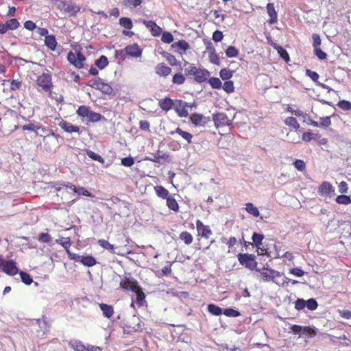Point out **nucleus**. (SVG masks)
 Masks as SVG:
<instances>
[{"label": "nucleus", "instance_id": "nucleus-17", "mask_svg": "<svg viewBox=\"0 0 351 351\" xmlns=\"http://www.w3.org/2000/svg\"><path fill=\"white\" fill-rule=\"evenodd\" d=\"M207 49L209 52V59L210 62L213 64L219 65L220 64V60L218 57L217 54L215 52V48L212 46V43H209L208 45L207 46Z\"/></svg>", "mask_w": 351, "mask_h": 351}, {"label": "nucleus", "instance_id": "nucleus-63", "mask_svg": "<svg viewBox=\"0 0 351 351\" xmlns=\"http://www.w3.org/2000/svg\"><path fill=\"white\" fill-rule=\"evenodd\" d=\"M66 254H67V255H68V257H69L71 260H73V261H75V262H79V263H80V261H81V258H82V256H80V255H79V254H77L73 253V252H71L69 250H67Z\"/></svg>", "mask_w": 351, "mask_h": 351}, {"label": "nucleus", "instance_id": "nucleus-39", "mask_svg": "<svg viewBox=\"0 0 351 351\" xmlns=\"http://www.w3.org/2000/svg\"><path fill=\"white\" fill-rule=\"evenodd\" d=\"M85 59L86 58L80 52H78L77 56H76V60L73 65L78 69L82 68L84 66V61Z\"/></svg>", "mask_w": 351, "mask_h": 351}, {"label": "nucleus", "instance_id": "nucleus-2", "mask_svg": "<svg viewBox=\"0 0 351 351\" xmlns=\"http://www.w3.org/2000/svg\"><path fill=\"white\" fill-rule=\"evenodd\" d=\"M56 191L60 194L63 195L65 191L70 190L75 192L78 195H82L84 196H90V193L84 187L77 188L75 185L68 182L67 184H63L61 186L56 188Z\"/></svg>", "mask_w": 351, "mask_h": 351}, {"label": "nucleus", "instance_id": "nucleus-45", "mask_svg": "<svg viewBox=\"0 0 351 351\" xmlns=\"http://www.w3.org/2000/svg\"><path fill=\"white\" fill-rule=\"evenodd\" d=\"M232 71L227 69H223L220 71L219 75L223 80H228L232 77Z\"/></svg>", "mask_w": 351, "mask_h": 351}, {"label": "nucleus", "instance_id": "nucleus-61", "mask_svg": "<svg viewBox=\"0 0 351 351\" xmlns=\"http://www.w3.org/2000/svg\"><path fill=\"white\" fill-rule=\"evenodd\" d=\"M314 52L316 56L320 60H324L327 57V54L323 51L319 47L315 48Z\"/></svg>", "mask_w": 351, "mask_h": 351}, {"label": "nucleus", "instance_id": "nucleus-1", "mask_svg": "<svg viewBox=\"0 0 351 351\" xmlns=\"http://www.w3.org/2000/svg\"><path fill=\"white\" fill-rule=\"evenodd\" d=\"M256 271L258 273L256 277L261 281H272L276 284H279L278 281L275 280V278L281 276L280 272L265 267L263 268H256Z\"/></svg>", "mask_w": 351, "mask_h": 351}, {"label": "nucleus", "instance_id": "nucleus-7", "mask_svg": "<svg viewBox=\"0 0 351 351\" xmlns=\"http://www.w3.org/2000/svg\"><path fill=\"white\" fill-rule=\"evenodd\" d=\"M213 121L217 128L230 126L232 124V119L228 117L226 114L219 112L213 116Z\"/></svg>", "mask_w": 351, "mask_h": 351}, {"label": "nucleus", "instance_id": "nucleus-23", "mask_svg": "<svg viewBox=\"0 0 351 351\" xmlns=\"http://www.w3.org/2000/svg\"><path fill=\"white\" fill-rule=\"evenodd\" d=\"M69 345L75 351H86L87 347L78 340H71L69 341Z\"/></svg>", "mask_w": 351, "mask_h": 351}, {"label": "nucleus", "instance_id": "nucleus-28", "mask_svg": "<svg viewBox=\"0 0 351 351\" xmlns=\"http://www.w3.org/2000/svg\"><path fill=\"white\" fill-rule=\"evenodd\" d=\"M290 328L295 335H308L311 336L308 329L306 327H302L298 325H293L291 326Z\"/></svg>", "mask_w": 351, "mask_h": 351}, {"label": "nucleus", "instance_id": "nucleus-62", "mask_svg": "<svg viewBox=\"0 0 351 351\" xmlns=\"http://www.w3.org/2000/svg\"><path fill=\"white\" fill-rule=\"evenodd\" d=\"M134 160L132 157H125L121 159V165L125 167H132Z\"/></svg>", "mask_w": 351, "mask_h": 351}, {"label": "nucleus", "instance_id": "nucleus-46", "mask_svg": "<svg viewBox=\"0 0 351 351\" xmlns=\"http://www.w3.org/2000/svg\"><path fill=\"white\" fill-rule=\"evenodd\" d=\"M21 280L27 285H29L33 282L32 278L26 272L21 271L20 273Z\"/></svg>", "mask_w": 351, "mask_h": 351}, {"label": "nucleus", "instance_id": "nucleus-37", "mask_svg": "<svg viewBox=\"0 0 351 351\" xmlns=\"http://www.w3.org/2000/svg\"><path fill=\"white\" fill-rule=\"evenodd\" d=\"M95 64L99 69H103L108 64V58L105 56H101L95 61Z\"/></svg>", "mask_w": 351, "mask_h": 351}, {"label": "nucleus", "instance_id": "nucleus-11", "mask_svg": "<svg viewBox=\"0 0 351 351\" xmlns=\"http://www.w3.org/2000/svg\"><path fill=\"white\" fill-rule=\"evenodd\" d=\"M125 53L132 57H139L141 56L142 50L137 44L128 45L124 49Z\"/></svg>", "mask_w": 351, "mask_h": 351}, {"label": "nucleus", "instance_id": "nucleus-22", "mask_svg": "<svg viewBox=\"0 0 351 351\" xmlns=\"http://www.w3.org/2000/svg\"><path fill=\"white\" fill-rule=\"evenodd\" d=\"M99 308L101 310L103 315L104 317L107 318H110L114 313L113 307L110 305H108L106 304H99Z\"/></svg>", "mask_w": 351, "mask_h": 351}, {"label": "nucleus", "instance_id": "nucleus-55", "mask_svg": "<svg viewBox=\"0 0 351 351\" xmlns=\"http://www.w3.org/2000/svg\"><path fill=\"white\" fill-rule=\"evenodd\" d=\"M223 314L228 317H236L241 315L240 312L233 308H226L223 311Z\"/></svg>", "mask_w": 351, "mask_h": 351}, {"label": "nucleus", "instance_id": "nucleus-41", "mask_svg": "<svg viewBox=\"0 0 351 351\" xmlns=\"http://www.w3.org/2000/svg\"><path fill=\"white\" fill-rule=\"evenodd\" d=\"M98 90L106 95H110L113 92L112 88L108 84L104 83L103 81L101 82Z\"/></svg>", "mask_w": 351, "mask_h": 351}, {"label": "nucleus", "instance_id": "nucleus-40", "mask_svg": "<svg viewBox=\"0 0 351 351\" xmlns=\"http://www.w3.org/2000/svg\"><path fill=\"white\" fill-rule=\"evenodd\" d=\"M119 24L122 27H123L128 29H131L133 27L132 22L131 19L129 18H125V17L121 18L119 19Z\"/></svg>", "mask_w": 351, "mask_h": 351}, {"label": "nucleus", "instance_id": "nucleus-14", "mask_svg": "<svg viewBox=\"0 0 351 351\" xmlns=\"http://www.w3.org/2000/svg\"><path fill=\"white\" fill-rule=\"evenodd\" d=\"M175 134H179L188 144L192 143L193 135L191 133L184 131L178 127L174 131L170 132L171 135H174Z\"/></svg>", "mask_w": 351, "mask_h": 351}, {"label": "nucleus", "instance_id": "nucleus-38", "mask_svg": "<svg viewBox=\"0 0 351 351\" xmlns=\"http://www.w3.org/2000/svg\"><path fill=\"white\" fill-rule=\"evenodd\" d=\"M180 239L182 240L186 245L191 244L193 239L192 235L186 231L182 232L180 234Z\"/></svg>", "mask_w": 351, "mask_h": 351}, {"label": "nucleus", "instance_id": "nucleus-29", "mask_svg": "<svg viewBox=\"0 0 351 351\" xmlns=\"http://www.w3.org/2000/svg\"><path fill=\"white\" fill-rule=\"evenodd\" d=\"M156 195L163 199H167L170 195L167 189L162 186H156L154 187Z\"/></svg>", "mask_w": 351, "mask_h": 351}, {"label": "nucleus", "instance_id": "nucleus-35", "mask_svg": "<svg viewBox=\"0 0 351 351\" xmlns=\"http://www.w3.org/2000/svg\"><path fill=\"white\" fill-rule=\"evenodd\" d=\"M56 243L61 245L65 249L66 252L69 250V247L71 245L70 239L69 237L56 239Z\"/></svg>", "mask_w": 351, "mask_h": 351}, {"label": "nucleus", "instance_id": "nucleus-13", "mask_svg": "<svg viewBox=\"0 0 351 351\" xmlns=\"http://www.w3.org/2000/svg\"><path fill=\"white\" fill-rule=\"evenodd\" d=\"M196 226L198 232L201 234L203 237L208 239L212 234V231L209 226L204 225L199 220L197 221Z\"/></svg>", "mask_w": 351, "mask_h": 351}, {"label": "nucleus", "instance_id": "nucleus-50", "mask_svg": "<svg viewBox=\"0 0 351 351\" xmlns=\"http://www.w3.org/2000/svg\"><path fill=\"white\" fill-rule=\"evenodd\" d=\"M90 110H89L88 108L85 106H81L79 107V108L77 110V113L79 116L82 117H88L89 112Z\"/></svg>", "mask_w": 351, "mask_h": 351}, {"label": "nucleus", "instance_id": "nucleus-51", "mask_svg": "<svg viewBox=\"0 0 351 351\" xmlns=\"http://www.w3.org/2000/svg\"><path fill=\"white\" fill-rule=\"evenodd\" d=\"M102 116L101 114L90 111L88 114V120L91 122H97L101 120Z\"/></svg>", "mask_w": 351, "mask_h": 351}, {"label": "nucleus", "instance_id": "nucleus-9", "mask_svg": "<svg viewBox=\"0 0 351 351\" xmlns=\"http://www.w3.org/2000/svg\"><path fill=\"white\" fill-rule=\"evenodd\" d=\"M188 102L182 100H176L175 101L173 108L180 117H187L189 116L188 110H186Z\"/></svg>", "mask_w": 351, "mask_h": 351}, {"label": "nucleus", "instance_id": "nucleus-42", "mask_svg": "<svg viewBox=\"0 0 351 351\" xmlns=\"http://www.w3.org/2000/svg\"><path fill=\"white\" fill-rule=\"evenodd\" d=\"M336 202L339 204L347 205L351 203V198L350 196L340 195L337 197Z\"/></svg>", "mask_w": 351, "mask_h": 351}, {"label": "nucleus", "instance_id": "nucleus-5", "mask_svg": "<svg viewBox=\"0 0 351 351\" xmlns=\"http://www.w3.org/2000/svg\"><path fill=\"white\" fill-rule=\"evenodd\" d=\"M120 287L124 290H131L137 293V298L140 300L141 298H145L143 293H138L137 291L138 285L136 280L130 278H125L120 282Z\"/></svg>", "mask_w": 351, "mask_h": 351}, {"label": "nucleus", "instance_id": "nucleus-24", "mask_svg": "<svg viewBox=\"0 0 351 351\" xmlns=\"http://www.w3.org/2000/svg\"><path fill=\"white\" fill-rule=\"evenodd\" d=\"M45 45L52 51H54L56 48L57 41L53 35L46 36L45 39Z\"/></svg>", "mask_w": 351, "mask_h": 351}, {"label": "nucleus", "instance_id": "nucleus-25", "mask_svg": "<svg viewBox=\"0 0 351 351\" xmlns=\"http://www.w3.org/2000/svg\"><path fill=\"white\" fill-rule=\"evenodd\" d=\"M5 29H6V32L8 30H14L17 29L19 26V22L16 19H11L8 20L5 23H3Z\"/></svg>", "mask_w": 351, "mask_h": 351}, {"label": "nucleus", "instance_id": "nucleus-59", "mask_svg": "<svg viewBox=\"0 0 351 351\" xmlns=\"http://www.w3.org/2000/svg\"><path fill=\"white\" fill-rule=\"evenodd\" d=\"M305 307H306V300H304V299L299 298L295 302V308L297 310L301 311V310L304 309Z\"/></svg>", "mask_w": 351, "mask_h": 351}, {"label": "nucleus", "instance_id": "nucleus-12", "mask_svg": "<svg viewBox=\"0 0 351 351\" xmlns=\"http://www.w3.org/2000/svg\"><path fill=\"white\" fill-rule=\"evenodd\" d=\"M209 76L210 73L206 69H197L194 74V79L197 82L202 83L205 82Z\"/></svg>", "mask_w": 351, "mask_h": 351}, {"label": "nucleus", "instance_id": "nucleus-43", "mask_svg": "<svg viewBox=\"0 0 351 351\" xmlns=\"http://www.w3.org/2000/svg\"><path fill=\"white\" fill-rule=\"evenodd\" d=\"M86 154L90 158H91L94 160L98 161L102 164L104 162V160L101 156H99V154L95 153L94 152H93L91 150H87Z\"/></svg>", "mask_w": 351, "mask_h": 351}, {"label": "nucleus", "instance_id": "nucleus-19", "mask_svg": "<svg viewBox=\"0 0 351 351\" xmlns=\"http://www.w3.org/2000/svg\"><path fill=\"white\" fill-rule=\"evenodd\" d=\"M267 9L268 15L270 16L268 23L270 24L276 23L277 22V12H276L274 4L271 3H268Z\"/></svg>", "mask_w": 351, "mask_h": 351}, {"label": "nucleus", "instance_id": "nucleus-21", "mask_svg": "<svg viewBox=\"0 0 351 351\" xmlns=\"http://www.w3.org/2000/svg\"><path fill=\"white\" fill-rule=\"evenodd\" d=\"M334 191V187L328 182H323L318 190L320 195L328 194Z\"/></svg>", "mask_w": 351, "mask_h": 351}, {"label": "nucleus", "instance_id": "nucleus-60", "mask_svg": "<svg viewBox=\"0 0 351 351\" xmlns=\"http://www.w3.org/2000/svg\"><path fill=\"white\" fill-rule=\"evenodd\" d=\"M167 62L171 64V66H175L177 64V60L176 57L169 53H166L164 56Z\"/></svg>", "mask_w": 351, "mask_h": 351}, {"label": "nucleus", "instance_id": "nucleus-47", "mask_svg": "<svg viewBox=\"0 0 351 351\" xmlns=\"http://www.w3.org/2000/svg\"><path fill=\"white\" fill-rule=\"evenodd\" d=\"M239 54V51L233 46H229L226 50V55L228 58L237 57Z\"/></svg>", "mask_w": 351, "mask_h": 351}, {"label": "nucleus", "instance_id": "nucleus-48", "mask_svg": "<svg viewBox=\"0 0 351 351\" xmlns=\"http://www.w3.org/2000/svg\"><path fill=\"white\" fill-rule=\"evenodd\" d=\"M101 82H102V80L99 77H97V78L90 80L88 81V82L87 83V85L93 88L98 90L99 88Z\"/></svg>", "mask_w": 351, "mask_h": 351}, {"label": "nucleus", "instance_id": "nucleus-32", "mask_svg": "<svg viewBox=\"0 0 351 351\" xmlns=\"http://www.w3.org/2000/svg\"><path fill=\"white\" fill-rule=\"evenodd\" d=\"M208 311L213 315H220L223 313L222 308L213 304L208 305Z\"/></svg>", "mask_w": 351, "mask_h": 351}, {"label": "nucleus", "instance_id": "nucleus-56", "mask_svg": "<svg viewBox=\"0 0 351 351\" xmlns=\"http://www.w3.org/2000/svg\"><path fill=\"white\" fill-rule=\"evenodd\" d=\"M222 87L223 89L228 93H232L234 90V84L232 81H226Z\"/></svg>", "mask_w": 351, "mask_h": 351}, {"label": "nucleus", "instance_id": "nucleus-57", "mask_svg": "<svg viewBox=\"0 0 351 351\" xmlns=\"http://www.w3.org/2000/svg\"><path fill=\"white\" fill-rule=\"evenodd\" d=\"M98 243L101 247L108 250L112 251L114 249V245L110 244L108 241L100 239L98 241Z\"/></svg>", "mask_w": 351, "mask_h": 351}, {"label": "nucleus", "instance_id": "nucleus-53", "mask_svg": "<svg viewBox=\"0 0 351 351\" xmlns=\"http://www.w3.org/2000/svg\"><path fill=\"white\" fill-rule=\"evenodd\" d=\"M161 40L165 43H171L173 40V36L170 32H165L162 35Z\"/></svg>", "mask_w": 351, "mask_h": 351}, {"label": "nucleus", "instance_id": "nucleus-27", "mask_svg": "<svg viewBox=\"0 0 351 351\" xmlns=\"http://www.w3.org/2000/svg\"><path fill=\"white\" fill-rule=\"evenodd\" d=\"M171 47L176 49V50H181L182 51H185L188 49H189V45L187 42L184 40H179L178 42L173 43L171 45Z\"/></svg>", "mask_w": 351, "mask_h": 351}, {"label": "nucleus", "instance_id": "nucleus-16", "mask_svg": "<svg viewBox=\"0 0 351 351\" xmlns=\"http://www.w3.org/2000/svg\"><path fill=\"white\" fill-rule=\"evenodd\" d=\"M33 326H38L40 328L41 331L39 332L38 330V337H43L45 335V332L47 330V324L45 322V319H36L34 322H33Z\"/></svg>", "mask_w": 351, "mask_h": 351}, {"label": "nucleus", "instance_id": "nucleus-52", "mask_svg": "<svg viewBox=\"0 0 351 351\" xmlns=\"http://www.w3.org/2000/svg\"><path fill=\"white\" fill-rule=\"evenodd\" d=\"M337 106L343 110H351V103L346 100H341L338 102Z\"/></svg>", "mask_w": 351, "mask_h": 351}, {"label": "nucleus", "instance_id": "nucleus-44", "mask_svg": "<svg viewBox=\"0 0 351 351\" xmlns=\"http://www.w3.org/2000/svg\"><path fill=\"white\" fill-rule=\"evenodd\" d=\"M209 84L213 88L219 89L221 87V82L217 77H210L208 80Z\"/></svg>", "mask_w": 351, "mask_h": 351}, {"label": "nucleus", "instance_id": "nucleus-64", "mask_svg": "<svg viewBox=\"0 0 351 351\" xmlns=\"http://www.w3.org/2000/svg\"><path fill=\"white\" fill-rule=\"evenodd\" d=\"M306 73L313 81L318 82L317 80L319 79V75L317 73L307 69Z\"/></svg>", "mask_w": 351, "mask_h": 351}, {"label": "nucleus", "instance_id": "nucleus-36", "mask_svg": "<svg viewBox=\"0 0 351 351\" xmlns=\"http://www.w3.org/2000/svg\"><path fill=\"white\" fill-rule=\"evenodd\" d=\"M264 239V236L262 234L254 232L252 235V239L256 247H260L262 244V241Z\"/></svg>", "mask_w": 351, "mask_h": 351}, {"label": "nucleus", "instance_id": "nucleus-15", "mask_svg": "<svg viewBox=\"0 0 351 351\" xmlns=\"http://www.w3.org/2000/svg\"><path fill=\"white\" fill-rule=\"evenodd\" d=\"M156 73L160 76L167 77L171 73V69L163 63L158 64L155 67Z\"/></svg>", "mask_w": 351, "mask_h": 351}, {"label": "nucleus", "instance_id": "nucleus-58", "mask_svg": "<svg viewBox=\"0 0 351 351\" xmlns=\"http://www.w3.org/2000/svg\"><path fill=\"white\" fill-rule=\"evenodd\" d=\"M38 240L42 243H49L51 240V237L48 233L42 232L39 234Z\"/></svg>", "mask_w": 351, "mask_h": 351}, {"label": "nucleus", "instance_id": "nucleus-54", "mask_svg": "<svg viewBox=\"0 0 351 351\" xmlns=\"http://www.w3.org/2000/svg\"><path fill=\"white\" fill-rule=\"evenodd\" d=\"M185 81V77L182 74L177 73L173 77L172 82L173 84L178 85L182 84Z\"/></svg>", "mask_w": 351, "mask_h": 351}, {"label": "nucleus", "instance_id": "nucleus-30", "mask_svg": "<svg viewBox=\"0 0 351 351\" xmlns=\"http://www.w3.org/2000/svg\"><path fill=\"white\" fill-rule=\"evenodd\" d=\"M167 206L168 208L173 211H178L179 209V206L177 202V201L175 199V198L169 195L167 199Z\"/></svg>", "mask_w": 351, "mask_h": 351}, {"label": "nucleus", "instance_id": "nucleus-31", "mask_svg": "<svg viewBox=\"0 0 351 351\" xmlns=\"http://www.w3.org/2000/svg\"><path fill=\"white\" fill-rule=\"evenodd\" d=\"M285 123L289 127H291L295 130H298L300 128V124L298 123V121L293 117H287L285 120Z\"/></svg>", "mask_w": 351, "mask_h": 351}, {"label": "nucleus", "instance_id": "nucleus-49", "mask_svg": "<svg viewBox=\"0 0 351 351\" xmlns=\"http://www.w3.org/2000/svg\"><path fill=\"white\" fill-rule=\"evenodd\" d=\"M318 306V304L317 301L311 298L306 301V307L310 311H314L315 310Z\"/></svg>", "mask_w": 351, "mask_h": 351}, {"label": "nucleus", "instance_id": "nucleus-10", "mask_svg": "<svg viewBox=\"0 0 351 351\" xmlns=\"http://www.w3.org/2000/svg\"><path fill=\"white\" fill-rule=\"evenodd\" d=\"M190 119L195 126H204L210 121L209 117H206L198 113L192 114L190 117Z\"/></svg>", "mask_w": 351, "mask_h": 351}, {"label": "nucleus", "instance_id": "nucleus-4", "mask_svg": "<svg viewBox=\"0 0 351 351\" xmlns=\"http://www.w3.org/2000/svg\"><path fill=\"white\" fill-rule=\"evenodd\" d=\"M0 269L10 276H14L19 272L16 263L12 260H4L0 257Z\"/></svg>", "mask_w": 351, "mask_h": 351}, {"label": "nucleus", "instance_id": "nucleus-6", "mask_svg": "<svg viewBox=\"0 0 351 351\" xmlns=\"http://www.w3.org/2000/svg\"><path fill=\"white\" fill-rule=\"evenodd\" d=\"M37 84L43 90L48 92L52 87L51 76L49 73H43L38 76L36 80Z\"/></svg>", "mask_w": 351, "mask_h": 351}, {"label": "nucleus", "instance_id": "nucleus-26", "mask_svg": "<svg viewBox=\"0 0 351 351\" xmlns=\"http://www.w3.org/2000/svg\"><path fill=\"white\" fill-rule=\"evenodd\" d=\"M80 263L86 267H93L97 264V261L92 256H82Z\"/></svg>", "mask_w": 351, "mask_h": 351}, {"label": "nucleus", "instance_id": "nucleus-34", "mask_svg": "<svg viewBox=\"0 0 351 351\" xmlns=\"http://www.w3.org/2000/svg\"><path fill=\"white\" fill-rule=\"evenodd\" d=\"M184 71L187 75H194L197 68L193 64L186 62L184 64Z\"/></svg>", "mask_w": 351, "mask_h": 351}, {"label": "nucleus", "instance_id": "nucleus-20", "mask_svg": "<svg viewBox=\"0 0 351 351\" xmlns=\"http://www.w3.org/2000/svg\"><path fill=\"white\" fill-rule=\"evenodd\" d=\"M174 104L175 102H173V101L169 97H165V99L159 101V106L160 108L165 111H169L171 110L173 107Z\"/></svg>", "mask_w": 351, "mask_h": 351}, {"label": "nucleus", "instance_id": "nucleus-3", "mask_svg": "<svg viewBox=\"0 0 351 351\" xmlns=\"http://www.w3.org/2000/svg\"><path fill=\"white\" fill-rule=\"evenodd\" d=\"M238 260L241 265L245 267L253 270L257 268V262L255 261V256L250 254H239Z\"/></svg>", "mask_w": 351, "mask_h": 351}, {"label": "nucleus", "instance_id": "nucleus-33", "mask_svg": "<svg viewBox=\"0 0 351 351\" xmlns=\"http://www.w3.org/2000/svg\"><path fill=\"white\" fill-rule=\"evenodd\" d=\"M245 210L248 213L253 215L254 217H258L260 215L258 208L252 203H247L245 204Z\"/></svg>", "mask_w": 351, "mask_h": 351}, {"label": "nucleus", "instance_id": "nucleus-8", "mask_svg": "<svg viewBox=\"0 0 351 351\" xmlns=\"http://www.w3.org/2000/svg\"><path fill=\"white\" fill-rule=\"evenodd\" d=\"M59 8L62 11L69 14V16H74L80 10V6L76 5L71 1L61 2Z\"/></svg>", "mask_w": 351, "mask_h": 351}, {"label": "nucleus", "instance_id": "nucleus-18", "mask_svg": "<svg viewBox=\"0 0 351 351\" xmlns=\"http://www.w3.org/2000/svg\"><path fill=\"white\" fill-rule=\"evenodd\" d=\"M59 126L64 130L66 132L72 133V132H79L80 128L78 126H75L71 125V123L62 121L59 123Z\"/></svg>", "mask_w": 351, "mask_h": 351}]
</instances>
